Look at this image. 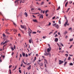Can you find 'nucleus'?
I'll use <instances>...</instances> for the list:
<instances>
[{
	"label": "nucleus",
	"instance_id": "obj_35",
	"mask_svg": "<svg viewBox=\"0 0 74 74\" xmlns=\"http://www.w3.org/2000/svg\"><path fill=\"white\" fill-rule=\"evenodd\" d=\"M49 55L50 57L51 56V53H49Z\"/></svg>",
	"mask_w": 74,
	"mask_h": 74
},
{
	"label": "nucleus",
	"instance_id": "obj_40",
	"mask_svg": "<svg viewBox=\"0 0 74 74\" xmlns=\"http://www.w3.org/2000/svg\"><path fill=\"white\" fill-rule=\"evenodd\" d=\"M73 47V45H71L70 47H69V49H71V47Z\"/></svg>",
	"mask_w": 74,
	"mask_h": 74
},
{
	"label": "nucleus",
	"instance_id": "obj_61",
	"mask_svg": "<svg viewBox=\"0 0 74 74\" xmlns=\"http://www.w3.org/2000/svg\"><path fill=\"white\" fill-rule=\"evenodd\" d=\"M42 38H45V37L43 36Z\"/></svg>",
	"mask_w": 74,
	"mask_h": 74
},
{
	"label": "nucleus",
	"instance_id": "obj_54",
	"mask_svg": "<svg viewBox=\"0 0 74 74\" xmlns=\"http://www.w3.org/2000/svg\"><path fill=\"white\" fill-rule=\"evenodd\" d=\"M32 16H33V18H36V16H34V15H33Z\"/></svg>",
	"mask_w": 74,
	"mask_h": 74
},
{
	"label": "nucleus",
	"instance_id": "obj_4",
	"mask_svg": "<svg viewBox=\"0 0 74 74\" xmlns=\"http://www.w3.org/2000/svg\"><path fill=\"white\" fill-rule=\"evenodd\" d=\"M40 68L41 69H42V70H43V69L41 68V67L43 66V63H41L40 64Z\"/></svg>",
	"mask_w": 74,
	"mask_h": 74
},
{
	"label": "nucleus",
	"instance_id": "obj_1",
	"mask_svg": "<svg viewBox=\"0 0 74 74\" xmlns=\"http://www.w3.org/2000/svg\"><path fill=\"white\" fill-rule=\"evenodd\" d=\"M20 0H16L14 2L16 4V3H17V4H18V1H19ZM25 0H21L20 1V3H24L25 1Z\"/></svg>",
	"mask_w": 74,
	"mask_h": 74
},
{
	"label": "nucleus",
	"instance_id": "obj_16",
	"mask_svg": "<svg viewBox=\"0 0 74 74\" xmlns=\"http://www.w3.org/2000/svg\"><path fill=\"white\" fill-rule=\"evenodd\" d=\"M40 18H42V19L43 18V16L41 15V16L39 17Z\"/></svg>",
	"mask_w": 74,
	"mask_h": 74
},
{
	"label": "nucleus",
	"instance_id": "obj_34",
	"mask_svg": "<svg viewBox=\"0 0 74 74\" xmlns=\"http://www.w3.org/2000/svg\"><path fill=\"white\" fill-rule=\"evenodd\" d=\"M23 63H24V64H26V63L25 62H24V61L23 60Z\"/></svg>",
	"mask_w": 74,
	"mask_h": 74
},
{
	"label": "nucleus",
	"instance_id": "obj_63",
	"mask_svg": "<svg viewBox=\"0 0 74 74\" xmlns=\"http://www.w3.org/2000/svg\"><path fill=\"white\" fill-rule=\"evenodd\" d=\"M56 19H59V17H58V16L56 18Z\"/></svg>",
	"mask_w": 74,
	"mask_h": 74
},
{
	"label": "nucleus",
	"instance_id": "obj_62",
	"mask_svg": "<svg viewBox=\"0 0 74 74\" xmlns=\"http://www.w3.org/2000/svg\"><path fill=\"white\" fill-rule=\"evenodd\" d=\"M8 42V41H6L5 42V43H7Z\"/></svg>",
	"mask_w": 74,
	"mask_h": 74
},
{
	"label": "nucleus",
	"instance_id": "obj_8",
	"mask_svg": "<svg viewBox=\"0 0 74 74\" xmlns=\"http://www.w3.org/2000/svg\"><path fill=\"white\" fill-rule=\"evenodd\" d=\"M58 39L57 38H56L55 39V42H58Z\"/></svg>",
	"mask_w": 74,
	"mask_h": 74
},
{
	"label": "nucleus",
	"instance_id": "obj_59",
	"mask_svg": "<svg viewBox=\"0 0 74 74\" xmlns=\"http://www.w3.org/2000/svg\"><path fill=\"white\" fill-rule=\"evenodd\" d=\"M42 13L44 14V13H45V11H43L42 12Z\"/></svg>",
	"mask_w": 74,
	"mask_h": 74
},
{
	"label": "nucleus",
	"instance_id": "obj_20",
	"mask_svg": "<svg viewBox=\"0 0 74 74\" xmlns=\"http://www.w3.org/2000/svg\"><path fill=\"white\" fill-rule=\"evenodd\" d=\"M70 59H71V58L70 57H69L68 58V60H70Z\"/></svg>",
	"mask_w": 74,
	"mask_h": 74
},
{
	"label": "nucleus",
	"instance_id": "obj_50",
	"mask_svg": "<svg viewBox=\"0 0 74 74\" xmlns=\"http://www.w3.org/2000/svg\"><path fill=\"white\" fill-rule=\"evenodd\" d=\"M55 16H54V17H53L52 18V19H55Z\"/></svg>",
	"mask_w": 74,
	"mask_h": 74
},
{
	"label": "nucleus",
	"instance_id": "obj_57",
	"mask_svg": "<svg viewBox=\"0 0 74 74\" xmlns=\"http://www.w3.org/2000/svg\"><path fill=\"white\" fill-rule=\"evenodd\" d=\"M45 62H46V63H47V60L46 59H45Z\"/></svg>",
	"mask_w": 74,
	"mask_h": 74
},
{
	"label": "nucleus",
	"instance_id": "obj_31",
	"mask_svg": "<svg viewBox=\"0 0 74 74\" xmlns=\"http://www.w3.org/2000/svg\"><path fill=\"white\" fill-rule=\"evenodd\" d=\"M51 25V23H49V24L48 25H47V26H50Z\"/></svg>",
	"mask_w": 74,
	"mask_h": 74
},
{
	"label": "nucleus",
	"instance_id": "obj_24",
	"mask_svg": "<svg viewBox=\"0 0 74 74\" xmlns=\"http://www.w3.org/2000/svg\"><path fill=\"white\" fill-rule=\"evenodd\" d=\"M44 2H42L41 3V4H40L41 5H43L44 4Z\"/></svg>",
	"mask_w": 74,
	"mask_h": 74
},
{
	"label": "nucleus",
	"instance_id": "obj_60",
	"mask_svg": "<svg viewBox=\"0 0 74 74\" xmlns=\"http://www.w3.org/2000/svg\"><path fill=\"white\" fill-rule=\"evenodd\" d=\"M60 32H58V34L59 35H60Z\"/></svg>",
	"mask_w": 74,
	"mask_h": 74
},
{
	"label": "nucleus",
	"instance_id": "obj_56",
	"mask_svg": "<svg viewBox=\"0 0 74 74\" xmlns=\"http://www.w3.org/2000/svg\"><path fill=\"white\" fill-rule=\"evenodd\" d=\"M65 56H66V57H67L68 56V54H66L65 55Z\"/></svg>",
	"mask_w": 74,
	"mask_h": 74
},
{
	"label": "nucleus",
	"instance_id": "obj_17",
	"mask_svg": "<svg viewBox=\"0 0 74 74\" xmlns=\"http://www.w3.org/2000/svg\"><path fill=\"white\" fill-rule=\"evenodd\" d=\"M69 30H71V32H72V28H71V27H70V28H69Z\"/></svg>",
	"mask_w": 74,
	"mask_h": 74
},
{
	"label": "nucleus",
	"instance_id": "obj_11",
	"mask_svg": "<svg viewBox=\"0 0 74 74\" xmlns=\"http://www.w3.org/2000/svg\"><path fill=\"white\" fill-rule=\"evenodd\" d=\"M5 33H6V34H10V33H9V32H8L7 30H5Z\"/></svg>",
	"mask_w": 74,
	"mask_h": 74
},
{
	"label": "nucleus",
	"instance_id": "obj_15",
	"mask_svg": "<svg viewBox=\"0 0 74 74\" xmlns=\"http://www.w3.org/2000/svg\"><path fill=\"white\" fill-rule=\"evenodd\" d=\"M50 48H48L47 49V51L48 52H50Z\"/></svg>",
	"mask_w": 74,
	"mask_h": 74
},
{
	"label": "nucleus",
	"instance_id": "obj_39",
	"mask_svg": "<svg viewBox=\"0 0 74 74\" xmlns=\"http://www.w3.org/2000/svg\"><path fill=\"white\" fill-rule=\"evenodd\" d=\"M58 32V31H56V32H54V34H56V33H57Z\"/></svg>",
	"mask_w": 74,
	"mask_h": 74
},
{
	"label": "nucleus",
	"instance_id": "obj_46",
	"mask_svg": "<svg viewBox=\"0 0 74 74\" xmlns=\"http://www.w3.org/2000/svg\"><path fill=\"white\" fill-rule=\"evenodd\" d=\"M9 71H10V74H11V70L9 69Z\"/></svg>",
	"mask_w": 74,
	"mask_h": 74
},
{
	"label": "nucleus",
	"instance_id": "obj_2",
	"mask_svg": "<svg viewBox=\"0 0 74 74\" xmlns=\"http://www.w3.org/2000/svg\"><path fill=\"white\" fill-rule=\"evenodd\" d=\"M65 18L66 19V22L65 23V27L67 25V26H69V23L67 24L68 23V20L67 19V17H65Z\"/></svg>",
	"mask_w": 74,
	"mask_h": 74
},
{
	"label": "nucleus",
	"instance_id": "obj_28",
	"mask_svg": "<svg viewBox=\"0 0 74 74\" xmlns=\"http://www.w3.org/2000/svg\"><path fill=\"white\" fill-rule=\"evenodd\" d=\"M73 38H72V39H70V42H71L72 41H73Z\"/></svg>",
	"mask_w": 74,
	"mask_h": 74
},
{
	"label": "nucleus",
	"instance_id": "obj_13",
	"mask_svg": "<svg viewBox=\"0 0 74 74\" xmlns=\"http://www.w3.org/2000/svg\"><path fill=\"white\" fill-rule=\"evenodd\" d=\"M59 26L58 25H57L56 26V27L57 28V29H59Z\"/></svg>",
	"mask_w": 74,
	"mask_h": 74
},
{
	"label": "nucleus",
	"instance_id": "obj_58",
	"mask_svg": "<svg viewBox=\"0 0 74 74\" xmlns=\"http://www.w3.org/2000/svg\"><path fill=\"white\" fill-rule=\"evenodd\" d=\"M35 14H39V12H38L37 13H36Z\"/></svg>",
	"mask_w": 74,
	"mask_h": 74
},
{
	"label": "nucleus",
	"instance_id": "obj_18",
	"mask_svg": "<svg viewBox=\"0 0 74 74\" xmlns=\"http://www.w3.org/2000/svg\"><path fill=\"white\" fill-rule=\"evenodd\" d=\"M3 37L5 38V37H6V35H5L4 34H3Z\"/></svg>",
	"mask_w": 74,
	"mask_h": 74
},
{
	"label": "nucleus",
	"instance_id": "obj_38",
	"mask_svg": "<svg viewBox=\"0 0 74 74\" xmlns=\"http://www.w3.org/2000/svg\"><path fill=\"white\" fill-rule=\"evenodd\" d=\"M36 32H32V34H36Z\"/></svg>",
	"mask_w": 74,
	"mask_h": 74
},
{
	"label": "nucleus",
	"instance_id": "obj_7",
	"mask_svg": "<svg viewBox=\"0 0 74 74\" xmlns=\"http://www.w3.org/2000/svg\"><path fill=\"white\" fill-rule=\"evenodd\" d=\"M27 69H28V70H30V69H31V65H29V66L28 68H27Z\"/></svg>",
	"mask_w": 74,
	"mask_h": 74
},
{
	"label": "nucleus",
	"instance_id": "obj_25",
	"mask_svg": "<svg viewBox=\"0 0 74 74\" xmlns=\"http://www.w3.org/2000/svg\"><path fill=\"white\" fill-rule=\"evenodd\" d=\"M69 65L70 66H73V63H71L69 64Z\"/></svg>",
	"mask_w": 74,
	"mask_h": 74
},
{
	"label": "nucleus",
	"instance_id": "obj_21",
	"mask_svg": "<svg viewBox=\"0 0 74 74\" xmlns=\"http://www.w3.org/2000/svg\"><path fill=\"white\" fill-rule=\"evenodd\" d=\"M20 30L23 33H24V31L23 30H22L20 29Z\"/></svg>",
	"mask_w": 74,
	"mask_h": 74
},
{
	"label": "nucleus",
	"instance_id": "obj_22",
	"mask_svg": "<svg viewBox=\"0 0 74 74\" xmlns=\"http://www.w3.org/2000/svg\"><path fill=\"white\" fill-rule=\"evenodd\" d=\"M11 49H12V51H14V48L12 47H11Z\"/></svg>",
	"mask_w": 74,
	"mask_h": 74
},
{
	"label": "nucleus",
	"instance_id": "obj_64",
	"mask_svg": "<svg viewBox=\"0 0 74 74\" xmlns=\"http://www.w3.org/2000/svg\"><path fill=\"white\" fill-rule=\"evenodd\" d=\"M44 55H46V52H45V53H44Z\"/></svg>",
	"mask_w": 74,
	"mask_h": 74
},
{
	"label": "nucleus",
	"instance_id": "obj_3",
	"mask_svg": "<svg viewBox=\"0 0 74 74\" xmlns=\"http://www.w3.org/2000/svg\"><path fill=\"white\" fill-rule=\"evenodd\" d=\"M21 28L22 29H24L25 30H26V25H20Z\"/></svg>",
	"mask_w": 74,
	"mask_h": 74
},
{
	"label": "nucleus",
	"instance_id": "obj_53",
	"mask_svg": "<svg viewBox=\"0 0 74 74\" xmlns=\"http://www.w3.org/2000/svg\"><path fill=\"white\" fill-rule=\"evenodd\" d=\"M14 54V53L12 52V56Z\"/></svg>",
	"mask_w": 74,
	"mask_h": 74
},
{
	"label": "nucleus",
	"instance_id": "obj_33",
	"mask_svg": "<svg viewBox=\"0 0 74 74\" xmlns=\"http://www.w3.org/2000/svg\"><path fill=\"white\" fill-rule=\"evenodd\" d=\"M60 6H59L58 8L57 9V10H59L60 8Z\"/></svg>",
	"mask_w": 74,
	"mask_h": 74
},
{
	"label": "nucleus",
	"instance_id": "obj_9",
	"mask_svg": "<svg viewBox=\"0 0 74 74\" xmlns=\"http://www.w3.org/2000/svg\"><path fill=\"white\" fill-rule=\"evenodd\" d=\"M33 21L34 22H38V21H37L36 19H33Z\"/></svg>",
	"mask_w": 74,
	"mask_h": 74
},
{
	"label": "nucleus",
	"instance_id": "obj_19",
	"mask_svg": "<svg viewBox=\"0 0 74 74\" xmlns=\"http://www.w3.org/2000/svg\"><path fill=\"white\" fill-rule=\"evenodd\" d=\"M68 1H67L65 4V6L66 7H67V4H68Z\"/></svg>",
	"mask_w": 74,
	"mask_h": 74
},
{
	"label": "nucleus",
	"instance_id": "obj_6",
	"mask_svg": "<svg viewBox=\"0 0 74 74\" xmlns=\"http://www.w3.org/2000/svg\"><path fill=\"white\" fill-rule=\"evenodd\" d=\"M24 15H25L26 17H27L28 16V15L27 14V13L26 12H25Z\"/></svg>",
	"mask_w": 74,
	"mask_h": 74
},
{
	"label": "nucleus",
	"instance_id": "obj_29",
	"mask_svg": "<svg viewBox=\"0 0 74 74\" xmlns=\"http://www.w3.org/2000/svg\"><path fill=\"white\" fill-rule=\"evenodd\" d=\"M70 8H69L68 9L67 11H66V12H68V11H69V10H70Z\"/></svg>",
	"mask_w": 74,
	"mask_h": 74
},
{
	"label": "nucleus",
	"instance_id": "obj_10",
	"mask_svg": "<svg viewBox=\"0 0 74 74\" xmlns=\"http://www.w3.org/2000/svg\"><path fill=\"white\" fill-rule=\"evenodd\" d=\"M36 57H34V59L33 60V63H34V62H35V61H36Z\"/></svg>",
	"mask_w": 74,
	"mask_h": 74
},
{
	"label": "nucleus",
	"instance_id": "obj_23",
	"mask_svg": "<svg viewBox=\"0 0 74 74\" xmlns=\"http://www.w3.org/2000/svg\"><path fill=\"white\" fill-rule=\"evenodd\" d=\"M60 44L61 45V46H62V47H63L64 46L63 45V44L62 43H60Z\"/></svg>",
	"mask_w": 74,
	"mask_h": 74
},
{
	"label": "nucleus",
	"instance_id": "obj_37",
	"mask_svg": "<svg viewBox=\"0 0 74 74\" xmlns=\"http://www.w3.org/2000/svg\"><path fill=\"white\" fill-rule=\"evenodd\" d=\"M53 33V32H50V33H49V35H51V34H52Z\"/></svg>",
	"mask_w": 74,
	"mask_h": 74
},
{
	"label": "nucleus",
	"instance_id": "obj_49",
	"mask_svg": "<svg viewBox=\"0 0 74 74\" xmlns=\"http://www.w3.org/2000/svg\"><path fill=\"white\" fill-rule=\"evenodd\" d=\"M45 67L46 68L47 67V65H46V64H45Z\"/></svg>",
	"mask_w": 74,
	"mask_h": 74
},
{
	"label": "nucleus",
	"instance_id": "obj_43",
	"mask_svg": "<svg viewBox=\"0 0 74 74\" xmlns=\"http://www.w3.org/2000/svg\"><path fill=\"white\" fill-rule=\"evenodd\" d=\"M19 73H22V72H21V70H19Z\"/></svg>",
	"mask_w": 74,
	"mask_h": 74
},
{
	"label": "nucleus",
	"instance_id": "obj_52",
	"mask_svg": "<svg viewBox=\"0 0 74 74\" xmlns=\"http://www.w3.org/2000/svg\"><path fill=\"white\" fill-rule=\"evenodd\" d=\"M23 65V64L22 63L21 65V67H22Z\"/></svg>",
	"mask_w": 74,
	"mask_h": 74
},
{
	"label": "nucleus",
	"instance_id": "obj_36",
	"mask_svg": "<svg viewBox=\"0 0 74 74\" xmlns=\"http://www.w3.org/2000/svg\"><path fill=\"white\" fill-rule=\"evenodd\" d=\"M48 12V10H46L45 11V14H47Z\"/></svg>",
	"mask_w": 74,
	"mask_h": 74
},
{
	"label": "nucleus",
	"instance_id": "obj_32",
	"mask_svg": "<svg viewBox=\"0 0 74 74\" xmlns=\"http://www.w3.org/2000/svg\"><path fill=\"white\" fill-rule=\"evenodd\" d=\"M48 46H49V49H51V47H50V46H50V45H49V44H48Z\"/></svg>",
	"mask_w": 74,
	"mask_h": 74
},
{
	"label": "nucleus",
	"instance_id": "obj_55",
	"mask_svg": "<svg viewBox=\"0 0 74 74\" xmlns=\"http://www.w3.org/2000/svg\"><path fill=\"white\" fill-rule=\"evenodd\" d=\"M18 36H19V37H20V36H21V34H18Z\"/></svg>",
	"mask_w": 74,
	"mask_h": 74
},
{
	"label": "nucleus",
	"instance_id": "obj_42",
	"mask_svg": "<svg viewBox=\"0 0 74 74\" xmlns=\"http://www.w3.org/2000/svg\"><path fill=\"white\" fill-rule=\"evenodd\" d=\"M68 38V36H65V38H66V39H67V38Z\"/></svg>",
	"mask_w": 74,
	"mask_h": 74
},
{
	"label": "nucleus",
	"instance_id": "obj_48",
	"mask_svg": "<svg viewBox=\"0 0 74 74\" xmlns=\"http://www.w3.org/2000/svg\"><path fill=\"white\" fill-rule=\"evenodd\" d=\"M68 33V32H67V31H65V34H67Z\"/></svg>",
	"mask_w": 74,
	"mask_h": 74
},
{
	"label": "nucleus",
	"instance_id": "obj_5",
	"mask_svg": "<svg viewBox=\"0 0 74 74\" xmlns=\"http://www.w3.org/2000/svg\"><path fill=\"white\" fill-rule=\"evenodd\" d=\"M63 63V61H62L61 60L59 61V64H61Z\"/></svg>",
	"mask_w": 74,
	"mask_h": 74
},
{
	"label": "nucleus",
	"instance_id": "obj_30",
	"mask_svg": "<svg viewBox=\"0 0 74 74\" xmlns=\"http://www.w3.org/2000/svg\"><path fill=\"white\" fill-rule=\"evenodd\" d=\"M57 24L56 23L54 24H53L52 25L53 26H55Z\"/></svg>",
	"mask_w": 74,
	"mask_h": 74
},
{
	"label": "nucleus",
	"instance_id": "obj_47",
	"mask_svg": "<svg viewBox=\"0 0 74 74\" xmlns=\"http://www.w3.org/2000/svg\"><path fill=\"white\" fill-rule=\"evenodd\" d=\"M12 65L10 66H9V68L10 69V68H11V67H12Z\"/></svg>",
	"mask_w": 74,
	"mask_h": 74
},
{
	"label": "nucleus",
	"instance_id": "obj_51",
	"mask_svg": "<svg viewBox=\"0 0 74 74\" xmlns=\"http://www.w3.org/2000/svg\"><path fill=\"white\" fill-rule=\"evenodd\" d=\"M13 25H15V26H16V24H15V23L14 22H13Z\"/></svg>",
	"mask_w": 74,
	"mask_h": 74
},
{
	"label": "nucleus",
	"instance_id": "obj_14",
	"mask_svg": "<svg viewBox=\"0 0 74 74\" xmlns=\"http://www.w3.org/2000/svg\"><path fill=\"white\" fill-rule=\"evenodd\" d=\"M32 38H31L30 40H29V43H32Z\"/></svg>",
	"mask_w": 74,
	"mask_h": 74
},
{
	"label": "nucleus",
	"instance_id": "obj_26",
	"mask_svg": "<svg viewBox=\"0 0 74 74\" xmlns=\"http://www.w3.org/2000/svg\"><path fill=\"white\" fill-rule=\"evenodd\" d=\"M59 24H61V21H60V19L59 21Z\"/></svg>",
	"mask_w": 74,
	"mask_h": 74
},
{
	"label": "nucleus",
	"instance_id": "obj_44",
	"mask_svg": "<svg viewBox=\"0 0 74 74\" xmlns=\"http://www.w3.org/2000/svg\"><path fill=\"white\" fill-rule=\"evenodd\" d=\"M58 36V35H57V34H56V35L55 36V37H57V36Z\"/></svg>",
	"mask_w": 74,
	"mask_h": 74
},
{
	"label": "nucleus",
	"instance_id": "obj_27",
	"mask_svg": "<svg viewBox=\"0 0 74 74\" xmlns=\"http://www.w3.org/2000/svg\"><path fill=\"white\" fill-rule=\"evenodd\" d=\"M13 30L14 32H17V30L16 29H13Z\"/></svg>",
	"mask_w": 74,
	"mask_h": 74
},
{
	"label": "nucleus",
	"instance_id": "obj_12",
	"mask_svg": "<svg viewBox=\"0 0 74 74\" xmlns=\"http://www.w3.org/2000/svg\"><path fill=\"white\" fill-rule=\"evenodd\" d=\"M22 56L23 57H25V53H22Z\"/></svg>",
	"mask_w": 74,
	"mask_h": 74
},
{
	"label": "nucleus",
	"instance_id": "obj_41",
	"mask_svg": "<svg viewBox=\"0 0 74 74\" xmlns=\"http://www.w3.org/2000/svg\"><path fill=\"white\" fill-rule=\"evenodd\" d=\"M48 55H49V53H46V56H48Z\"/></svg>",
	"mask_w": 74,
	"mask_h": 74
},
{
	"label": "nucleus",
	"instance_id": "obj_45",
	"mask_svg": "<svg viewBox=\"0 0 74 74\" xmlns=\"http://www.w3.org/2000/svg\"><path fill=\"white\" fill-rule=\"evenodd\" d=\"M27 56H28V55H27V54H26L25 57H27Z\"/></svg>",
	"mask_w": 74,
	"mask_h": 74
}]
</instances>
